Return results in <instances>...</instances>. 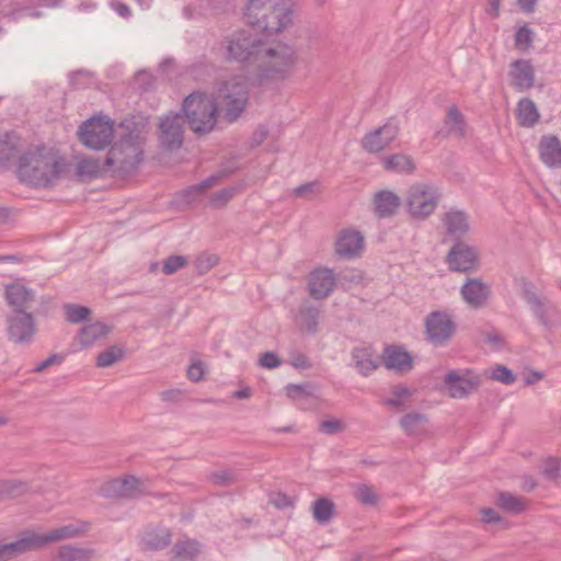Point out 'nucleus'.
<instances>
[{"label": "nucleus", "instance_id": "obj_1", "mask_svg": "<svg viewBox=\"0 0 561 561\" xmlns=\"http://www.w3.org/2000/svg\"><path fill=\"white\" fill-rule=\"evenodd\" d=\"M147 121L141 116L126 117L119 124V139L113 144L104 165L114 174L134 172L144 159Z\"/></svg>", "mask_w": 561, "mask_h": 561}, {"label": "nucleus", "instance_id": "obj_2", "mask_svg": "<svg viewBox=\"0 0 561 561\" xmlns=\"http://www.w3.org/2000/svg\"><path fill=\"white\" fill-rule=\"evenodd\" d=\"M66 167V160L57 152L38 147L20 157L18 175L32 186L46 187L62 175Z\"/></svg>", "mask_w": 561, "mask_h": 561}, {"label": "nucleus", "instance_id": "obj_3", "mask_svg": "<svg viewBox=\"0 0 561 561\" xmlns=\"http://www.w3.org/2000/svg\"><path fill=\"white\" fill-rule=\"evenodd\" d=\"M298 64L296 49L284 42H263L255 68L261 80L280 82L289 79Z\"/></svg>", "mask_w": 561, "mask_h": 561}, {"label": "nucleus", "instance_id": "obj_4", "mask_svg": "<svg viewBox=\"0 0 561 561\" xmlns=\"http://www.w3.org/2000/svg\"><path fill=\"white\" fill-rule=\"evenodd\" d=\"M244 16L252 26L270 34H277L293 23V1L248 0Z\"/></svg>", "mask_w": 561, "mask_h": 561}, {"label": "nucleus", "instance_id": "obj_5", "mask_svg": "<svg viewBox=\"0 0 561 561\" xmlns=\"http://www.w3.org/2000/svg\"><path fill=\"white\" fill-rule=\"evenodd\" d=\"M182 110L184 119L194 134L205 135L214 130L218 114L214 98L202 92H193L183 101Z\"/></svg>", "mask_w": 561, "mask_h": 561}, {"label": "nucleus", "instance_id": "obj_6", "mask_svg": "<svg viewBox=\"0 0 561 561\" xmlns=\"http://www.w3.org/2000/svg\"><path fill=\"white\" fill-rule=\"evenodd\" d=\"M229 122L236 121L244 111L249 100V87L244 77L236 76L224 81L214 99Z\"/></svg>", "mask_w": 561, "mask_h": 561}, {"label": "nucleus", "instance_id": "obj_7", "mask_svg": "<svg viewBox=\"0 0 561 561\" xmlns=\"http://www.w3.org/2000/svg\"><path fill=\"white\" fill-rule=\"evenodd\" d=\"M263 39L248 30H238L222 41L227 60L240 64H256Z\"/></svg>", "mask_w": 561, "mask_h": 561}, {"label": "nucleus", "instance_id": "obj_8", "mask_svg": "<svg viewBox=\"0 0 561 561\" xmlns=\"http://www.w3.org/2000/svg\"><path fill=\"white\" fill-rule=\"evenodd\" d=\"M440 194L438 190L427 183L412 185L405 197L409 215L415 220L427 219L437 208Z\"/></svg>", "mask_w": 561, "mask_h": 561}, {"label": "nucleus", "instance_id": "obj_9", "mask_svg": "<svg viewBox=\"0 0 561 561\" xmlns=\"http://www.w3.org/2000/svg\"><path fill=\"white\" fill-rule=\"evenodd\" d=\"M443 382L450 398L465 399L478 391L482 377L471 369H455L445 375Z\"/></svg>", "mask_w": 561, "mask_h": 561}, {"label": "nucleus", "instance_id": "obj_10", "mask_svg": "<svg viewBox=\"0 0 561 561\" xmlns=\"http://www.w3.org/2000/svg\"><path fill=\"white\" fill-rule=\"evenodd\" d=\"M78 136L85 147L102 150L114 137V125L110 119L91 118L80 126Z\"/></svg>", "mask_w": 561, "mask_h": 561}, {"label": "nucleus", "instance_id": "obj_11", "mask_svg": "<svg viewBox=\"0 0 561 561\" xmlns=\"http://www.w3.org/2000/svg\"><path fill=\"white\" fill-rule=\"evenodd\" d=\"M424 325L426 340L435 346L446 344L456 332V323L446 311H432Z\"/></svg>", "mask_w": 561, "mask_h": 561}, {"label": "nucleus", "instance_id": "obj_12", "mask_svg": "<svg viewBox=\"0 0 561 561\" xmlns=\"http://www.w3.org/2000/svg\"><path fill=\"white\" fill-rule=\"evenodd\" d=\"M90 529V523L77 522L73 524L64 525L47 533H37L30 530L35 550L42 549L51 542L73 539L83 536Z\"/></svg>", "mask_w": 561, "mask_h": 561}, {"label": "nucleus", "instance_id": "obj_13", "mask_svg": "<svg viewBox=\"0 0 561 561\" xmlns=\"http://www.w3.org/2000/svg\"><path fill=\"white\" fill-rule=\"evenodd\" d=\"M36 321L26 311L14 312L7 318V334L9 341L15 344H30L36 334Z\"/></svg>", "mask_w": 561, "mask_h": 561}, {"label": "nucleus", "instance_id": "obj_14", "mask_svg": "<svg viewBox=\"0 0 561 561\" xmlns=\"http://www.w3.org/2000/svg\"><path fill=\"white\" fill-rule=\"evenodd\" d=\"M365 237L354 228H344L336 233L334 253L344 260H354L364 253Z\"/></svg>", "mask_w": 561, "mask_h": 561}, {"label": "nucleus", "instance_id": "obj_15", "mask_svg": "<svg viewBox=\"0 0 561 561\" xmlns=\"http://www.w3.org/2000/svg\"><path fill=\"white\" fill-rule=\"evenodd\" d=\"M399 130V123L394 118H390L379 128L367 133L362 139V147L369 153L380 152L397 138Z\"/></svg>", "mask_w": 561, "mask_h": 561}, {"label": "nucleus", "instance_id": "obj_16", "mask_svg": "<svg viewBox=\"0 0 561 561\" xmlns=\"http://www.w3.org/2000/svg\"><path fill=\"white\" fill-rule=\"evenodd\" d=\"M184 117L176 114H169L161 118L159 125V140L161 145L169 149H178L183 144Z\"/></svg>", "mask_w": 561, "mask_h": 561}, {"label": "nucleus", "instance_id": "obj_17", "mask_svg": "<svg viewBox=\"0 0 561 561\" xmlns=\"http://www.w3.org/2000/svg\"><path fill=\"white\" fill-rule=\"evenodd\" d=\"M524 296L545 328L552 329L560 324L559 313L550 300L530 289H526Z\"/></svg>", "mask_w": 561, "mask_h": 561}, {"label": "nucleus", "instance_id": "obj_18", "mask_svg": "<svg viewBox=\"0 0 561 561\" xmlns=\"http://www.w3.org/2000/svg\"><path fill=\"white\" fill-rule=\"evenodd\" d=\"M141 492V482L134 476L113 479L101 486V494L105 497H134Z\"/></svg>", "mask_w": 561, "mask_h": 561}, {"label": "nucleus", "instance_id": "obj_19", "mask_svg": "<svg viewBox=\"0 0 561 561\" xmlns=\"http://www.w3.org/2000/svg\"><path fill=\"white\" fill-rule=\"evenodd\" d=\"M508 76L512 87L524 92L535 85V70L529 60L518 59L511 64Z\"/></svg>", "mask_w": 561, "mask_h": 561}, {"label": "nucleus", "instance_id": "obj_20", "mask_svg": "<svg viewBox=\"0 0 561 561\" xmlns=\"http://www.w3.org/2000/svg\"><path fill=\"white\" fill-rule=\"evenodd\" d=\"M449 267L454 271L467 272L474 267L477 251L463 242H457L447 255Z\"/></svg>", "mask_w": 561, "mask_h": 561}, {"label": "nucleus", "instance_id": "obj_21", "mask_svg": "<svg viewBox=\"0 0 561 561\" xmlns=\"http://www.w3.org/2000/svg\"><path fill=\"white\" fill-rule=\"evenodd\" d=\"M4 297L7 304L13 308L14 312H19L30 308L35 299V294L24 283H9L5 286Z\"/></svg>", "mask_w": 561, "mask_h": 561}, {"label": "nucleus", "instance_id": "obj_22", "mask_svg": "<svg viewBox=\"0 0 561 561\" xmlns=\"http://www.w3.org/2000/svg\"><path fill=\"white\" fill-rule=\"evenodd\" d=\"M446 234L455 240H459L470 230L469 216L460 209H450L442 218Z\"/></svg>", "mask_w": 561, "mask_h": 561}, {"label": "nucleus", "instance_id": "obj_23", "mask_svg": "<svg viewBox=\"0 0 561 561\" xmlns=\"http://www.w3.org/2000/svg\"><path fill=\"white\" fill-rule=\"evenodd\" d=\"M467 131V124L463 115L457 106L451 105L447 108L444 119V126L437 131L438 137L463 138Z\"/></svg>", "mask_w": 561, "mask_h": 561}, {"label": "nucleus", "instance_id": "obj_24", "mask_svg": "<svg viewBox=\"0 0 561 561\" xmlns=\"http://www.w3.org/2000/svg\"><path fill=\"white\" fill-rule=\"evenodd\" d=\"M381 360L387 369L405 373L412 368V357L408 352L398 346H387Z\"/></svg>", "mask_w": 561, "mask_h": 561}, {"label": "nucleus", "instance_id": "obj_25", "mask_svg": "<svg viewBox=\"0 0 561 561\" xmlns=\"http://www.w3.org/2000/svg\"><path fill=\"white\" fill-rule=\"evenodd\" d=\"M541 161L549 168H561V141L556 136H545L539 142Z\"/></svg>", "mask_w": 561, "mask_h": 561}, {"label": "nucleus", "instance_id": "obj_26", "mask_svg": "<svg viewBox=\"0 0 561 561\" xmlns=\"http://www.w3.org/2000/svg\"><path fill=\"white\" fill-rule=\"evenodd\" d=\"M35 550L30 530L21 534L18 540L0 545V561H10L13 558Z\"/></svg>", "mask_w": 561, "mask_h": 561}, {"label": "nucleus", "instance_id": "obj_27", "mask_svg": "<svg viewBox=\"0 0 561 561\" xmlns=\"http://www.w3.org/2000/svg\"><path fill=\"white\" fill-rule=\"evenodd\" d=\"M401 205V198L392 191L383 190L375 194V213L380 218L393 216Z\"/></svg>", "mask_w": 561, "mask_h": 561}, {"label": "nucleus", "instance_id": "obj_28", "mask_svg": "<svg viewBox=\"0 0 561 561\" xmlns=\"http://www.w3.org/2000/svg\"><path fill=\"white\" fill-rule=\"evenodd\" d=\"M352 356L357 369L363 375L376 370L381 363V357L370 346L354 348Z\"/></svg>", "mask_w": 561, "mask_h": 561}, {"label": "nucleus", "instance_id": "obj_29", "mask_svg": "<svg viewBox=\"0 0 561 561\" xmlns=\"http://www.w3.org/2000/svg\"><path fill=\"white\" fill-rule=\"evenodd\" d=\"M110 333V328L102 322H94L82 327L76 335L81 348H88Z\"/></svg>", "mask_w": 561, "mask_h": 561}, {"label": "nucleus", "instance_id": "obj_30", "mask_svg": "<svg viewBox=\"0 0 561 561\" xmlns=\"http://www.w3.org/2000/svg\"><path fill=\"white\" fill-rule=\"evenodd\" d=\"M491 290L485 283H465L461 287V296L463 300L473 308L483 306L489 297Z\"/></svg>", "mask_w": 561, "mask_h": 561}, {"label": "nucleus", "instance_id": "obj_31", "mask_svg": "<svg viewBox=\"0 0 561 561\" xmlns=\"http://www.w3.org/2000/svg\"><path fill=\"white\" fill-rule=\"evenodd\" d=\"M227 175H228L227 172L220 171L217 174H214V175L207 178L203 182L192 185V186L187 187L186 190H183L180 194L182 202L187 203V204L196 202L197 199L201 198V196L207 190H209L210 187L216 185L219 182V180H221L222 178H226Z\"/></svg>", "mask_w": 561, "mask_h": 561}, {"label": "nucleus", "instance_id": "obj_32", "mask_svg": "<svg viewBox=\"0 0 561 561\" xmlns=\"http://www.w3.org/2000/svg\"><path fill=\"white\" fill-rule=\"evenodd\" d=\"M38 489L27 481L18 479L0 480V500L22 496Z\"/></svg>", "mask_w": 561, "mask_h": 561}, {"label": "nucleus", "instance_id": "obj_33", "mask_svg": "<svg viewBox=\"0 0 561 561\" xmlns=\"http://www.w3.org/2000/svg\"><path fill=\"white\" fill-rule=\"evenodd\" d=\"M201 552L202 546L192 539L176 541L171 550L173 561H195Z\"/></svg>", "mask_w": 561, "mask_h": 561}, {"label": "nucleus", "instance_id": "obj_34", "mask_svg": "<svg viewBox=\"0 0 561 561\" xmlns=\"http://www.w3.org/2000/svg\"><path fill=\"white\" fill-rule=\"evenodd\" d=\"M21 150V140L14 134L0 135V165L14 161Z\"/></svg>", "mask_w": 561, "mask_h": 561}, {"label": "nucleus", "instance_id": "obj_35", "mask_svg": "<svg viewBox=\"0 0 561 561\" xmlns=\"http://www.w3.org/2000/svg\"><path fill=\"white\" fill-rule=\"evenodd\" d=\"M540 114L533 100L525 98L519 100L516 108V118L520 126L533 127L539 121Z\"/></svg>", "mask_w": 561, "mask_h": 561}, {"label": "nucleus", "instance_id": "obj_36", "mask_svg": "<svg viewBox=\"0 0 561 561\" xmlns=\"http://www.w3.org/2000/svg\"><path fill=\"white\" fill-rule=\"evenodd\" d=\"M94 550L75 545H64L57 549L56 561H91Z\"/></svg>", "mask_w": 561, "mask_h": 561}, {"label": "nucleus", "instance_id": "obj_37", "mask_svg": "<svg viewBox=\"0 0 561 561\" xmlns=\"http://www.w3.org/2000/svg\"><path fill=\"white\" fill-rule=\"evenodd\" d=\"M382 165L385 170L396 173H412L415 170L413 159L403 153H396L382 158Z\"/></svg>", "mask_w": 561, "mask_h": 561}, {"label": "nucleus", "instance_id": "obj_38", "mask_svg": "<svg viewBox=\"0 0 561 561\" xmlns=\"http://www.w3.org/2000/svg\"><path fill=\"white\" fill-rule=\"evenodd\" d=\"M495 504L506 513L519 514L527 508L528 501L510 492H501L495 499Z\"/></svg>", "mask_w": 561, "mask_h": 561}, {"label": "nucleus", "instance_id": "obj_39", "mask_svg": "<svg viewBox=\"0 0 561 561\" xmlns=\"http://www.w3.org/2000/svg\"><path fill=\"white\" fill-rule=\"evenodd\" d=\"M103 171H108V168L101 163L99 159L89 157L81 159L76 165V174L81 180H91L100 176Z\"/></svg>", "mask_w": 561, "mask_h": 561}, {"label": "nucleus", "instance_id": "obj_40", "mask_svg": "<svg viewBox=\"0 0 561 561\" xmlns=\"http://www.w3.org/2000/svg\"><path fill=\"white\" fill-rule=\"evenodd\" d=\"M427 417L422 413H408L400 420V425L410 436L423 435L426 432Z\"/></svg>", "mask_w": 561, "mask_h": 561}, {"label": "nucleus", "instance_id": "obj_41", "mask_svg": "<svg viewBox=\"0 0 561 561\" xmlns=\"http://www.w3.org/2000/svg\"><path fill=\"white\" fill-rule=\"evenodd\" d=\"M171 542V533L168 528H157L145 533L142 545L149 550H160Z\"/></svg>", "mask_w": 561, "mask_h": 561}, {"label": "nucleus", "instance_id": "obj_42", "mask_svg": "<svg viewBox=\"0 0 561 561\" xmlns=\"http://www.w3.org/2000/svg\"><path fill=\"white\" fill-rule=\"evenodd\" d=\"M319 310L313 307H302L296 316L297 327L306 332L314 334L318 331Z\"/></svg>", "mask_w": 561, "mask_h": 561}, {"label": "nucleus", "instance_id": "obj_43", "mask_svg": "<svg viewBox=\"0 0 561 561\" xmlns=\"http://www.w3.org/2000/svg\"><path fill=\"white\" fill-rule=\"evenodd\" d=\"M334 510L335 505L331 500L321 497L312 504V516L319 524H325L333 517Z\"/></svg>", "mask_w": 561, "mask_h": 561}, {"label": "nucleus", "instance_id": "obj_44", "mask_svg": "<svg viewBox=\"0 0 561 561\" xmlns=\"http://www.w3.org/2000/svg\"><path fill=\"white\" fill-rule=\"evenodd\" d=\"M484 376L503 385H513L516 380L514 373L504 365L497 364L484 370Z\"/></svg>", "mask_w": 561, "mask_h": 561}, {"label": "nucleus", "instance_id": "obj_45", "mask_svg": "<svg viewBox=\"0 0 561 561\" xmlns=\"http://www.w3.org/2000/svg\"><path fill=\"white\" fill-rule=\"evenodd\" d=\"M124 356V351L114 345V346H111L104 351H102L98 357H96V366L98 367H101V368H106V367H110L112 365H114L115 363L122 360Z\"/></svg>", "mask_w": 561, "mask_h": 561}, {"label": "nucleus", "instance_id": "obj_46", "mask_svg": "<svg viewBox=\"0 0 561 561\" xmlns=\"http://www.w3.org/2000/svg\"><path fill=\"white\" fill-rule=\"evenodd\" d=\"M354 497L363 505H376L379 500L374 488L364 483L354 486Z\"/></svg>", "mask_w": 561, "mask_h": 561}, {"label": "nucleus", "instance_id": "obj_47", "mask_svg": "<svg viewBox=\"0 0 561 561\" xmlns=\"http://www.w3.org/2000/svg\"><path fill=\"white\" fill-rule=\"evenodd\" d=\"M66 320L70 323H81L89 320L91 310L88 307L67 304L64 306Z\"/></svg>", "mask_w": 561, "mask_h": 561}, {"label": "nucleus", "instance_id": "obj_48", "mask_svg": "<svg viewBox=\"0 0 561 561\" xmlns=\"http://www.w3.org/2000/svg\"><path fill=\"white\" fill-rule=\"evenodd\" d=\"M413 391L404 386H396L392 389V397L386 403L397 411L404 410L405 400L412 396Z\"/></svg>", "mask_w": 561, "mask_h": 561}, {"label": "nucleus", "instance_id": "obj_49", "mask_svg": "<svg viewBox=\"0 0 561 561\" xmlns=\"http://www.w3.org/2000/svg\"><path fill=\"white\" fill-rule=\"evenodd\" d=\"M188 264L187 256L184 255H170L168 256L162 264V272L165 275H172L178 271L184 268Z\"/></svg>", "mask_w": 561, "mask_h": 561}, {"label": "nucleus", "instance_id": "obj_50", "mask_svg": "<svg viewBox=\"0 0 561 561\" xmlns=\"http://www.w3.org/2000/svg\"><path fill=\"white\" fill-rule=\"evenodd\" d=\"M321 193V185L319 182H308L305 184H301L293 190L291 195L295 197H301L311 199L316 196H318Z\"/></svg>", "mask_w": 561, "mask_h": 561}, {"label": "nucleus", "instance_id": "obj_51", "mask_svg": "<svg viewBox=\"0 0 561 561\" xmlns=\"http://www.w3.org/2000/svg\"><path fill=\"white\" fill-rule=\"evenodd\" d=\"M218 263V256L211 253L199 254L194 262L198 275H204L209 272Z\"/></svg>", "mask_w": 561, "mask_h": 561}, {"label": "nucleus", "instance_id": "obj_52", "mask_svg": "<svg viewBox=\"0 0 561 561\" xmlns=\"http://www.w3.org/2000/svg\"><path fill=\"white\" fill-rule=\"evenodd\" d=\"M334 283H308L307 291L316 300L327 298L334 289Z\"/></svg>", "mask_w": 561, "mask_h": 561}, {"label": "nucleus", "instance_id": "obj_53", "mask_svg": "<svg viewBox=\"0 0 561 561\" xmlns=\"http://www.w3.org/2000/svg\"><path fill=\"white\" fill-rule=\"evenodd\" d=\"M534 41V32L527 25H524L515 33V46L520 50L528 49Z\"/></svg>", "mask_w": 561, "mask_h": 561}, {"label": "nucleus", "instance_id": "obj_54", "mask_svg": "<svg viewBox=\"0 0 561 561\" xmlns=\"http://www.w3.org/2000/svg\"><path fill=\"white\" fill-rule=\"evenodd\" d=\"M560 461L556 458H549L543 463L542 474L547 480L557 482L560 478Z\"/></svg>", "mask_w": 561, "mask_h": 561}, {"label": "nucleus", "instance_id": "obj_55", "mask_svg": "<svg viewBox=\"0 0 561 561\" xmlns=\"http://www.w3.org/2000/svg\"><path fill=\"white\" fill-rule=\"evenodd\" d=\"M236 187H226L213 195L210 205L215 208L224 207L236 195Z\"/></svg>", "mask_w": 561, "mask_h": 561}, {"label": "nucleus", "instance_id": "obj_56", "mask_svg": "<svg viewBox=\"0 0 561 561\" xmlns=\"http://www.w3.org/2000/svg\"><path fill=\"white\" fill-rule=\"evenodd\" d=\"M310 389H311V386L309 383H302V385L289 383L285 387L287 397L293 400L311 396Z\"/></svg>", "mask_w": 561, "mask_h": 561}, {"label": "nucleus", "instance_id": "obj_57", "mask_svg": "<svg viewBox=\"0 0 561 561\" xmlns=\"http://www.w3.org/2000/svg\"><path fill=\"white\" fill-rule=\"evenodd\" d=\"M345 428V425L340 420H324L319 424V430L327 434V435H333L343 432Z\"/></svg>", "mask_w": 561, "mask_h": 561}, {"label": "nucleus", "instance_id": "obj_58", "mask_svg": "<svg viewBox=\"0 0 561 561\" xmlns=\"http://www.w3.org/2000/svg\"><path fill=\"white\" fill-rule=\"evenodd\" d=\"M270 502L279 510L291 508L294 506V499L282 492L271 493Z\"/></svg>", "mask_w": 561, "mask_h": 561}, {"label": "nucleus", "instance_id": "obj_59", "mask_svg": "<svg viewBox=\"0 0 561 561\" xmlns=\"http://www.w3.org/2000/svg\"><path fill=\"white\" fill-rule=\"evenodd\" d=\"M288 363L297 369H309L312 367V363L308 356L300 352H293Z\"/></svg>", "mask_w": 561, "mask_h": 561}, {"label": "nucleus", "instance_id": "obj_60", "mask_svg": "<svg viewBox=\"0 0 561 561\" xmlns=\"http://www.w3.org/2000/svg\"><path fill=\"white\" fill-rule=\"evenodd\" d=\"M336 275L333 270L329 267H317L314 268L310 275L309 280H335Z\"/></svg>", "mask_w": 561, "mask_h": 561}, {"label": "nucleus", "instance_id": "obj_61", "mask_svg": "<svg viewBox=\"0 0 561 561\" xmlns=\"http://www.w3.org/2000/svg\"><path fill=\"white\" fill-rule=\"evenodd\" d=\"M259 364L264 368L273 369L280 366L282 362L274 352H265L261 355Z\"/></svg>", "mask_w": 561, "mask_h": 561}, {"label": "nucleus", "instance_id": "obj_62", "mask_svg": "<svg viewBox=\"0 0 561 561\" xmlns=\"http://www.w3.org/2000/svg\"><path fill=\"white\" fill-rule=\"evenodd\" d=\"M211 480L218 485H228L234 481L232 471L221 470L211 474Z\"/></svg>", "mask_w": 561, "mask_h": 561}, {"label": "nucleus", "instance_id": "obj_63", "mask_svg": "<svg viewBox=\"0 0 561 561\" xmlns=\"http://www.w3.org/2000/svg\"><path fill=\"white\" fill-rule=\"evenodd\" d=\"M204 374L205 367L202 362H194L187 369V378L194 382L202 380Z\"/></svg>", "mask_w": 561, "mask_h": 561}, {"label": "nucleus", "instance_id": "obj_64", "mask_svg": "<svg viewBox=\"0 0 561 561\" xmlns=\"http://www.w3.org/2000/svg\"><path fill=\"white\" fill-rule=\"evenodd\" d=\"M481 517L482 520L486 524H496L503 520L501 515L495 510L490 507L481 510Z\"/></svg>", "mask_w": 561, "mask_h": 561}]
</instances>
